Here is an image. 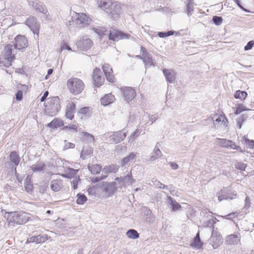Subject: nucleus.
Instances as JSON below:
<instances>
[{"label":"nucleus","instance_id":"a878e982","mask_svg":"<svg viewBox=\"0 0 254 254\" xmlns=\"http://www.w3.org/2000/svg\"><path fill=\"white\" fill-rule=\"evenodd\" d=\"M212 120L215 124H223L224 126H227L228 120L225 116L215 115Z\"/></svg>","mask_w":254,"mask_h":254},{"label":"nucleus","instance_id":"423d86ee","mask_svg":"<svg viewBox=\"0 0 254 254\" xmlns=\"http://www.w3.org/2000/svg\"><path fill=\"white\" fill-rule=\"evenodd\" d=\"M116 185L117 183L116 182H103L101 184V188L105 195L110 197L112 196L114 192L117 191V187Z\"/></svg>","mask_w":254,"mask_h":254},{"label":"nucleus","instance_id":"6ab92c4d","mask_svg":"<svg viewBox=\"0 0 254 254\" xmlns=\"http://www.w3.org/2000/svg\"><path fill=\"white\" fill-rule=\"evenodd\" d=\"M102 69L104 72L106 79L110 82H114V76L113 74V70L109 64H104L102 65Z\"/></svg>","mask_w":254,"mask_h":254},{"label":"nucleus","instance_id":"f3484780","mask_svg":"<svg viewBox=\"0 0 254 254\" xmlns=\"http://www.w3.org/2000/svg\"><path fill=\"white\" fill-rule=\"evenodd\" d=\"M101 70L98 68H96L93 72L92 80L94 84L96 87L100 86L104 81V78L102 76Z\"/></svg>","mask_w":254,"mask_h":254},{"label":"nucleus","instance_id":"052dcab7","mask_svg":"<svg viewBox=\"0 0 254 254\" xmlns=\"http://www.w3.org/2000/svg\"><path fill=\"white\" fill-rule=\"evenodd\" d=\"M64 129H71L74 131H77V126L75 125H69L68 126H64L63 128Z\"/></svg>","mask_w":254,"mask_h":254},{"label":"nucleus","instance_id":"7ed1b4c3","mask_svg":"<svg viewBox=\"0 0 254 254\" xmlns=\"http://www.w3.org/2000/svg\"><path fill=\"white\" fill-rule=\"evenodd\" d=\"M60 108V99L58 97H53L48 99L45 105V112L46 115L53 117L57 114Z\"/></svg>","mask_w":254,"mask_h":254},{"label":"nucleus","instance_id":"bf43d9fd","mask_svg":"<svg viewBox=\"0 0 254 254\" xmlns=\"http://www.w3.org/2000/svg\"><path fill=\"white\" fill-rule=\"evenodd\" d=\"M238 213L237 212H232L230 214L226 215L225 218L227 219L232 220L233 218L236 217L238 216Z\"/></svg>","mask_w":254,"mask_h":254},{"label":"nucleus","instance_id":"6e6552de","mask_svg":"<svg viewBox=\"0 0 254 254\" xmlns=\"http://www.w3.org/2000/svg\"><path fill=\"white\" fill-rule=\"evenodd\" d=\"M115 180L118 184L119 188H126L127 186L130 185L135 182V180L132 177L131 172L124 177L116 178Z\"/></svg>","mask_w":254,"mask_h":254},{"label":"nucleus","instance_id":"338daca9","mask_svg":"<svg viewBox=\"0 0 254 254\" xmlns=\"http://www.w3.org/2000/svg\"><path fill=\"white\" fill-rule=\"evenodd\" d=\"M149 120L151 122V124H152L154 122L157 120L158 117L156 115H152L151 116L149 115Z\"/></svg>","mask_w":254,"mask_h":254},{"label":"nucleus","instance_id":"37998d69","mask_svg":"<svg viewBox=\"0 0 254 254\" xmlns=\"http://www.w3.org/2000/svg\"><path fill=\"white\" fill-rule=\"evenodd\" d=\"M77 197L76 203L78 204H83L87 200V197L84 194L79 193L77 194Z\"/></svg>","mask_w":254,"mask_h":254},{"label":"nucleus","instance_id":"412c9836","mask_svg":"<svg viewBox=\"0 0 254 254\" xmlns=\"http://www.w3.org/2000/svg\"><path fill=\"white\" fill-rule=\"evenodd\" d=\"M163 72L167 82L171 83L175 82L176 72L174 70L170 69H164Z\"/></svg>","mask_w":254,"mask_h":254},{"label":"nucleus","instance_id":"b1692460","mask_svg":"<svg viewBox=\"0 0 254 254\" xmlns=\"http://www.w3.org/2000/svg\"><path fill=\"white\" fill-rule=\"evenodd\" d=\"M115 100V98L111 93L107 94L104 95L101 99V103L104 106H108L113 103Z\"/></svg>","mask_w":254,"mask_h":254},{"label":"nucleus","instance_id":"69168bd1","mask_svg":"<svg viewBox=\"0 0 254 254\" xmlns=\"http://www.w3.org/2000/svg\"><path fill=\"white\" fill-rule=\"evenodd\" d=\"M246 167L247 165L243 163L237 164V166H236V168L241 171H244L245 170Z\"/></svg>","mask_w":254,"mask_h":254},{"label":"nucleus","instance_id":"cd10ccee","mask_svg":"<svg viewBox=\"0 0 254 254\" xmlns=\"http://www.w3.org/2000/svg\"><path fill=\"white\" fill-rule=\"evenodd\" d=\"M50 187L53 191H59L63 187V181L61 180H54L51 182Z\"/></svg>","mask_w":254,"mask_h":254},{"label":"nucleus","instance_id":"ea45409f","mask_svg":"<svg viewBox=\"0 0 254 254\" xmlns=\"http://www.w3.org/2000/svg\"><path fill=\"white\" fill-rule=\"evenodd\" d=\"M126 236L129 239H136L139 238V234L134 229H129L126 232Z\"/></svg>","mask_w":254,"mask_h":254},{"label":"nucleus","instance_id":"f257e3e1","mask_svg":"<svg viewBox=\"0 0 254 254\" xmlns=\"http://www.w3.org/2000/svg\"><path fill=\"white\" fill-rule=\"evenodd\" d=\"M5 219L8 222V226L14 227L16 225H22L27 223L31 218V215L23 211L6 212L5 210H1Z\"/></svg>","mask_w":254,"mask_h":254},{"label":"nucleus","instance_id":"1a4fd4ad","mask_svg":"<svg viewBox=\"0 0 254 254\" xmlns=\"http://www.w3.org/2000/svg\"><path fill=\"white\" fill-rule=\"evenodd\" d=\"M93 45V42L87 37H82L75 43L77 49L83 51H87Z\"/></svg>","mask_w":254,"mask_h":254},{"label":"nucleus","instance_id":"13d9d810","mask_svg":"<svg viewBox=\"0 0 254 254\" xmlns=\"http://www.w3.org/2000/svg\"><path fill=\"white\" fill-rule=\"evenodd\" d=\"M61 50L63 51L64 50H67L68 51H71V48L70 46L65 43H62L61 45Z\"/></svg>","mask_w":254,"mask_h":254},{"label":"nucleus","instance_id":"09e8293b","mask_svg":"<svg viewBox=\"0 0 254 254\" xmlns=\"http://www.w3.org/2000/svg\"><path fill=\"white\" fill-rule=\"evenodd\" d=\"M247 118V117L245 115L243 114L241 117L238 120L237 126L239 129L241 128L243 123L246 120Z\"/></svg>","mask_w":254,"mask_h":254},{"label":"nucleus","instance_id":"6e6d98bb","mask_svg":"<svg viewBox=\"0 0 254 254\" xmlns=\"http://www.w3.org/2000/svg\"><path fill=\"white\" fill-rule=\"evenodd\" d=\"M254 46V40H251L247 43V45L245 46L244 50L248 51L252 49Z\"/></svg>","mask_w":254,"mask_h":254},{"label":"nucleus","instance_id":"c03bdc74","mask_svg":"<svg viewBox=\"0 0 254 254\" xmlns=\"http://www.w3.org/2000/svg\"><path fill=\"white\" fill-rule=\"evenodd\" d=\"M136 156V154L131 152L129 154L128 156H127L126 157H125L122 161L121 165L122 166H125L126 164H127L128 162H129L131 160H132L134 159V158Z\"/></svg>","mask_w":254,"mask_h":254},{"label":"nucleus","instance_id":"aec40b11","mask_svg":"<svg viewBox=\"0 0 254 254\" xmlns=\"http://www.w3.org/2000/svg\"><path fill=\"white\" fill-rule=\"evenodd\" d=\"M235 195L232 194L229 192L228 190L225 189L221 190L218 194V198L219 201H221L224 199H231L233 198V196Z\"/></svg>","mask_w":254,"mask_h":254},{"label":"nucleus","instance_id":"0e129e2a","mask_svg":"<svg viewBox=\"0 0 254 254\" xmlns=\"http://www.w3.org/2000/svg\"><path fill=\"white\" fill-rule=\"evenodd\" d=\"M83 133L89 141H93L94 140V137L92 134L86 132H83Z\"/></svg>","mask_w":254,"mask_h":254},{"label":"nucleus","instance_id":"20e7f679","mask_svg":"<svg viewBox=\"0 0 254 254\" xmlns=\"http://www.w3.org/2000/svg\"><path fill=\"white\" fill-rule=\"evenodd\" d=\"M66 84L70 93L74 95L81 93L84 88L83 81L78 78H70Z\"/></svg>","mask_w":254,"mask_h":254},{"label":"nucleus","instance_id":"a19ab883","mask_svg":"<svg viewBox=\"0 0 254 254\" xmlns=\"http://www.w3.org/2000/svg\"><path fill=\"white\" fill-rule=\"evenodd\" d=\"M185 2L186 3L187 6L186 10L188 12V15H189V14H191V12L194 10V0H186Z\"/></svg>","mask_w":254,"mask_h":254},{"label":"nucleus","instance_id":"de8ad7c7","mask_svg":"<svg viewBox=\"0 0 254 254\" xmlns=\"http://www.w3.org/2000/svg\"><path fill=\"white\" fill-rule=\"evenodd\" d=\"M246 110H249V109H247L246 107L244 106L242 104H239L238 105V106L236 108V110L235 112V114L238 115L240 114L241 112L244 111Z\"/></svg>","mask_w":254,"mask_h":254},{"label":"nucleus","instance_id":"0eeeda50","mask_svg":"<svg viewBox=\"0 0 254 254\" xmlns=\"http://www.w3.org/2000/svg\"><path fill=\"white\" fill-rule=\"evenodd\" d=\"M122 8L120 4L116 2H114L108 10H106V12L109 15L110 17L113 20H116L119 18L121 14Z\"/></svg>","mask_w":254,"mask_h":254},{"label":"nucleus","instance_id":"774afa93","mask_svg":"<svg viewBox=\"0 0 254 254\" xmlns=\"http://www.w3.org/2000/svg\"><path fill=\"white\" fill-rule=\"evenodd\" d=\"M169 164L173 170H177L179 168L178 165L175 162H170Z\"/></svg>","mask_w":254,"mask_h":254},{"label":"nucleus","instance_id":"9b49d317","mask_svg":"<svg viewBox=\"0 0 254 254\" xmlns=\"http://www.w3.org/2000/svg\"><path fill=\"white\" fill-rule=\"evenodd\" d=\"M123 97L126 101L129 103L136 96L135 90L131 87L125 86L121 88Z\"/></svg>","mask_w":254,"mask_h":254},{"label":"nucleus","instance_id":"39448f33","mask_svg":"<svg viewBox=\"0 0 254 254\" xmlns=\"http://www.w3.org/2000/svg\"><path fill=\"white\" fill-rule=\"evenodd\" d=\"M13 47L12 44H7L5 46L2 53L4 59L6 60V63L3 64V66L5 67H9L15 58V53L13 50Z\"/></svg>","mask_w":254,"mask_h":254},{"label":"nucleus","instance_id":"c85d7f7f","mask_svg":"<svg viewBox=\"0 0 254 254\" xmlns=\"http://www.w3.org/2000/svg\"><path fill=\"white\" fill-rule=\"evenodd\" d=\"M97 3L98 6L106 12L113 2L110 0H97Z\"/></svg>","mask_w":254,"mask_h":254},{"label":"nucleus","instance_id":"c756f323","mask_svg":"<svg viewBox=\"0 0 254 254\" xmlns=\"http://www.w3.org/2000/svg\"><path fill=\"white\" fill-rule=\"evenodd\" d=\"M64 125V123L63 120L55 118L47 125V127L53 128H57L58 127H63Z\"/></svg>","mask_w":254,"mask_h":254},{"label":"nucleus","instance_id":"4d7b16f0","mask_svg":"<svg viewBox=\"0 0 254 254\" xmlns=\"http://www.w3.org/2000/svg\"><path fill=\"white\" fill-rule=\"evenodd\" d=\"M229 145H230V146H229V147H230L232 149H235V150H239L241 152H243V151L242 150L241 147L239 146L236 145L235 144V143L233 142L232 141V143H230Z\"/></svg>","mask_w":254,"mask_h":254},{"label":"nucleus","instance_id":"79ce46f5","mask_svg":"<svg viewBox=\"0 0 254 254\" xmlns=\"http://www.w3.org/2000/svg\"><path fill=\"white\" fill-rule=\"evenodd\" d=\"M247 96V92L240 90H237L234 94V97L236 99H239L241 100L245 99Z\"/></svg>","mask_w":254,"mask_h":254},{"label":"nucleus","instance_id":"49530a36","mask_svg":"<svg viewBox=\"0 0 254 254\" xmlns=\"http://www.w3.org/2000/svg\"><path fill=\"white\" fill-rule=\"evenodd\" d=\"M77 170L72 168H69L67 170V173L64 175V177L67 178H74L76 175Z\"/></svg>","mask_w":254,"mask_h":254},{"label":"nucleus","instance_id":"8fccbe9b","mask_svg":"<svg viewBox=\"0 0 254 254\" xmlns=\"http://www.w3.org/2000/svg\"><path fill=\"white\" fill-rule=\"evenodd\" d=\"M107 178V175H104V174H102L101 176L100 177H93L91 178V181L93 183H95L99 182L100 181L104 180Z\"/></svg>","mask_w":254,"mask_h":254},{"label":"nucleus","instance_id":"f8f14e48","mask_svg":"<svg viewBox=\"0 0 254 254\" xmlns=\"http://www.w3.org/2000/svg\"><path fill=\"white\" fill-rule=\"evenodd\" d=\"M130 35L129 34L116 29H112L110 31L109 39L111 40L116 41L121 39H128Z\"/></svg>","mask_w":254,"mask_h":254},{"label":"nucleus","instance_id":"2eb2a0df","mask_svg":"<svg viewBox=\"0 0 254 254\" xmlns=\"http://www.w3.org/2000/svg\"><path fill=\"white\" fill-rule=\"evenodd\" d=\"M209 243L212 246L214 249H216L222 243V238L220 234L215 231L213 228L211 236L209 239Z\"/></svg>","mask_w":254,"mask_h":254},{"label":"nucleus","instance_id":"a211bd4d","mask_svg":"<svg viewBox=\"0 0 254 254\" xmlns=\"http://www.w3.org/2000/svg\"><path fill=\"white\" fill-rule=\"evenodd\" d=\"M141 51L142 52V60L146 68L151 65L154 66L152 56L149 54L145 48L141 47Z\"/></svg>","mask_w":254,"mask_h":254},{"label":"nucleus","instance_id":"2f4dec72","mask_svg":"<svg viewBox=\"0 0 254 254\" xmlns=\"http://www.w3.org/2000/svg\"><path fill=\"white\" fill-rule=\"evenodd\" d=\"M45 167V163L42 161H38L33 165L31 168L33 172H40L44 170Z\"/></svg>","mask_w":254,"mask_h":254},{"label":"nucleus","instance_id":"72a5a7b5","mask_svg":"<svg viewBox=\"0 0 254 254\" xmlns=\"http://www.w3.org/2000/svg\"><path fill=\"white\" fill-rule=\"evenodd\" d=\"M158 144V143H157L154 151L151 154L150 158L151 161H154L160 157L162 155V152L157 146Z\"/></svg>","mask_w":254,"mask_h":254},{"label":"nucleus","instance_id":"680f3d73","mask_svg":"<svg viewBox=\"0 0 254 254\" xmlns=\"http://www.w3.org/2000/svg\"><path fill=\"white\" fill-rule=\"evenodd\" d=\"M16 99L17 101H21L23 98V92L21 90H19L16 93Z\"/></svg>","mask_w":254,"mask_h":254},{"label":"nucleus","instance_id":"f03ea898","mask_svg":"<svg viewBox=\"0 0 254 254\" xmlns=\"http://www.w3.org/2000/svg\"><path fill=\"white\" fill-rule=\"evenodd\" d=\"M92 20L84 13L73 12L71 19L66 22V25L69 27H89Z\"/></svg>","mask_w":254,"mask_h":254},{"label":"nucleus","instance_id":"603ef678","mask_svg":"<svg viewBox=\"0 0 254 254\" xmlns=\"http://www.w3.org/2000/svg\"><path fill=\"white\" fill-rule=\"evenodd\" d=\"M212 21L216 25H220L222 23L223 19L220 16H214L212 18Z\"/></svg>","mask_w":254,"mask_h":254},{"label":"nucleus","instance_id":"393cba45","mask_svg":"<svg viewBox=\"0 0 254 254\" xmlns=\"http://www.w3.org/2000/svg\"><path fill=\"white\" fill-rule=\"evenodd\" d=\"M119 166L115 164H113L109 166H106L102 169V174L104 175H107L108 174L115 173L119 170Z\"/></svg>","mask_w":254,"mask_h":254},{"label":"nucleus","instance_id":"a18cd8bd","mask_svg":"<svg viewBox=\"0 0 254 254\" xmlns=\"http://www.w3.org/2000/svg\"><path fill=\"white\" fill-rule=\"evenodd\" d=\"M48 237L47 235L35 236V243H43L47 241Z\"/></svg>","mask_w":254,"mask_h":254},{"label":"nucleus","instance_id":"58836bf2","mask_svg":"<svg viewBox=\"0 0 254 254\" xmlns=\"http://www.w3.org/2000/svg\"><path fill=\"white\" fill-rule=\"evenodd\" d=\"M78 114L83 115L86 117H89L92 114V109L90 107H86L81 108L78 112Z\"/></svg>","mask_w":254,"mask_h":254},{"label":"nucleus","instance_id":"9d476101","mask_svg":"<svg viewBox=\"0 0 254 254\" xmlns=\"http://www.w3.org/2000/svg\"><path fill=\"white\" fill-rule=\"evenodd\" d=\"M127 131L126 129L114 132L109 136V141L111 143H118L124 140L126 138Z\"/></svg>","mask_w":254,"mask_h":254},{"label":"nucleus","instance_id":"ddd939ff","mask_svg":"<svg viewBox=\"0 0 254 254\" xmlns=\"http://www.w3.org/2000/svg\"><path fill=\"white\" fill-rule=\"evenodd\" d=\"M13 46L14 49L19 50L25 49L28 46V40L24 36L17 35L14 39Z\"/></svg>","mask_w":254,"mask_h":254},{"label":"nucleus","instance_id":"3c124183","mask_svg":"<svg viewBox=\"0 0 254 254\" xmlns=\"http://www.w3.org/2000/svg\"><path fill=\"white\" fill-rule=\"evenodd\" d=\"M216 218H212L208 220H207L206 222L204 223V226L206 227H213L214 224L216 223Z\"/></svg>","mask_w":254,"mask_h":254},{"label":"nucleus","instance_id":"bb28decb","mask_svg":"<svg viewBox=\"0 0 254 254\" xmlns=\"http://www.w3.org/2000/svg\"><path fill=\"white\" fill-rule=\"evenodd\" d=\"M93 153V150L91 147L84 146L80 153V157L85 160L86 158L90 157Z\"/></svg>","mask_w":254,"mask_h":254},{"label":"nucleus","instance_id":"5fc2aeb1","mask_svg":"<svg viewBox=\"0 0 254 254\" xmlns=\"http://www.w3.org/2000/svg\"><path fill=\"white\" fill-rule=\"evenodd\" d=\"M80 181V179L79 177H75L73 179V180L71 181V185L74 190H75L77 188V185L78 182Z\"/></svg>","mask_w":254,"mask_h":254},{"label":"nucleus","instance_id":"e433bc0d","mask_svg":"<svg viewBox=\"0 0 254 254\" xmlns=\"http://www.w3.org/2000/svg\"><path fill=\"white\" fill-rule=\"evenodd\" d=\"M9 159L14 164L15 166H18L20 157L16 151H12L9 155Z\"/></svg>","mask_w":254,"mask_h":254},{"label":"nucleus","instance_id":"5701e85b","mask_svg":"<svg viewBox=\"0 0 254 254\" xmlns=\"http://www.w3.org/2000/svg\"><path fill=\"white\" fill-rule=\"evenodd\" d=\"M241 240L240 234H231L226 238V242L229 245H237Z\"/></svg>","mask_w":254,"mask_h":254},{"label":"nucleus","instance_id":"4c0bfd02","mask_svg":"<svg viewBox=\"0 0 254 254\" xmlns=\"http://www.w3.org/2000/svg\"><path fill=\"white\" fill-rule=\"evenodd\" d=\"M168 200L172 206V210L176 211L181 208V205L171 196H168Z\"/></svg>","mask_w":254,"mask_h":254},{"label":"nucleus","instance_id":"864d4df0","mask_svg":"<svg viewBox=\"0 0 254 254\" xmlns=\"http://www.w3.org/2000/svg\"><path fill=\"white\" fill-rule=\"evenodd\" d=\"M244 139L245 143L248 145L250 148H253L254 147V140H250L246 138L245 136L244 137Z\"/></svg>","mask_w":254,"mask_h":254},{"label":"nucleus","instance_id":"4be33fe9","mask_svg":"<svg viewBox=\"0 0 254 254\" xmlns=\"http://www.w3.org/2000/svg\"><path fill=\"white\" fill-rule=\"evenodd\" d=\"M75 104L71 102L68 103L66 107V112H65V117L70 120H72L74 118V113L75 110Z\"/></svg>","mask_w":254,"mask_h":254},{"label":"nucleus","instance_id":"dca6fc26","mask_svg":"<svg viewBox=\"0 0 254 254\" xmlns=\"http://www.w3.org/2000/svg\"><path fill=\"white\" fill-rule=\"evenodd\" d=\"M28 2L29 5L33 7L37 11L44 14L48 13V10L46 6L39 0H31Z\"/></svg>","mask_w":254,"mask_h":254},{"label":"nucleus","instance_id":"e2e57ef3","mask_svg":"<svg viewBox=\"0 0 254 254\" xmlns=\"http://www.w3.org/2000/svg\"><path fill=\"white\" fill-rule=\"evenodd\" d=\"M152 183L154 185L158 187L159 188H161V186L162 185V183H161L160 181H158L155 178H153L151 180Z\"/></svg>","mask_w":254,"mask_h":254},{"label":"nucleus","instance_id":"4468645a","mask_svg":"<svg viewBox=\"0 0 254 254\" xmlns=\"http://www.w3.org/2000/svg\"><path fill=\"white\" fill-rule=\"evenodd\" d=\"M25 24L33 31L34 34L38 35L40 25L37 19L34 16H30L25 21Z\"/></svg>","mask_w":254,"mask_h":254},{"label":"nucleus","instance_id":"f704fd0d","mask_svg":"<svg viewBox=\"0 0 254 254\" xmlns=\"http://www.w3.org/2000/svg\"><path fill=\"white\" fill-rule=\"evenodd\" d=\"M190 245L192 247L197 249H200L202 247L203 243L201 242L199 232L196 234V236L194 238L193 243Z\"/></svg>","mask_w":254,"mask_h":254},{"label":"nucleus","instance_id":"c9c22d12","mask_svg":"<svg viewBox=\"0 0 254 254\" xmlns=\"http://www.w3.org/2000/svg\"><path fill=\"white\" fill-rule=\"evenodd\" d=\"M89 28H90L91 30H92L95 33H97L98 35L101 36L104 34V33L106 31V29L104 27H95L91 23L89 26Z\"/></svg>","mask_w":254,"mask_h":254},{"label":"nucleus","instance_id":"473e14b6","mask_svg":"<svg viewBox=\"0 0 254 254\" xmlns=\"http://www.w3.org/2000/svg\"><path fill=\"white\" fill-rule=\"evenodd\" d=\"M88 169L89 171L93 175H97L100 173L102 170V166L99 164H94L93 165H88Z\"/></svg>","mask_w":254,"mask_h":254},{"label":"nucleus","instance_id":"7c9ffc66","mask_svg":"<svg viewBox=\"0 0 254 254\" xmlns=\"http://www.w3.org/2000/svg\"><path fill=\"white\" fill-rule=\"evenodd\" d=\"M215 143L222 147L229 148V144L232 143V141L225 138H216L215 139Z\"/></svg>","mask_w":254,"mask_h":254}]
</instances>
